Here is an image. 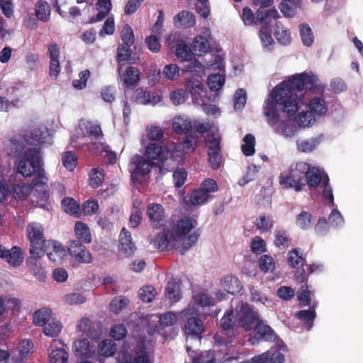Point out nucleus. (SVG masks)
Listing matches in <instances>:
<instances>
[{
  "label": "nucleus",
  "mask_w": 363,
  "mask_h": 363,
  "mask_svg": "<svg viewBox=\"0 0 363 363\" xmlns=\"http://www.w3.org/2000/svg\"><path fill=\"white\" fill-rule=\"evenodd\" d=\"M303 89L323 93L324 86L319 83V79L313 74L303 72L293 75L289 80L283 82L276 86L272 93V99H268L264 106V113L273 124L279 122V117L277 106L288 116L294 115L299 108L301 98L298 94Z\"/></svg>",
  "instance_id": "obj_1"
},
{
  "label": "nucleus",
  "mask_w": 363,
  "mask_h": 363,
  "mask_svg": "<svg viewBox=\"0 0 363 363\" xmlns=\"http://www.w3.org/2000/svg\"><path fill=\"white\" fill-rule=\"evenodd\" d=\"M44 162L39 147L27 148L16 162L17 172L24 177L34 176L33 187L46 184L48 179L43 168Z\"/></svg>",
  "instance_id": "obj_2"
},
{
  "label": "nucleus",
  "mask_w": 363,
  "mask_h": 363,
  "mask_svg": "<svg viewBox=\"0 0 363 363\" xmlns=\"http://www.w3.org/2000/svg\"><path fill=\"white\" fill-rule=\"evenodd\" d=\"M200 229L194 230L189 234L182 243L179 242L174 235V231L171 229H163L154 239V244L157 249L160 250H175L181 255L185 254L192 246L196 245L199 236Z\"/></svg>",
  "instance_id": "obj_3"
},
{
  "label": "nucleus",
  "mask_w": 363,
  "mask_h": 363,
  "mask_svg": "<svg viewBox=\"0 0 363 363\" xmlns=\"http://www.w3.org/2000/svg\"><path fill=\"white\" fill-rule=\"evenodd\" d=\"M307 170H308L307 162H294L287 170L281 173L279 183L286 189H294L297 192L301 191L306 185L304 179H306Z\"/></svg>",
  "instance_id": "obj_4"
},
{
  "label": "nucleus",
  "mask_w": 363,
  "mask_h": 363,
  "mask_svg": "<svg viewBox=\"0 0 363 363\" xmlns=\"http://www.w3.org/2000/svg\"><path fill=\"white\" fill-rule=\"evenodd\" d=\"M27 237L30 242V259H35L43 257V249L44 245L48 240L44 237V228L38 223H29L26 227Z\"/></svg>",
  "instance_id": "obj_5"
},
{
  "label": "nucleus",
  "mask_w": 363,
  "mask_h": 363,
  "mask_svg": "<svg viewBox=\"0 0 363 363\" xmlns=\"http://www.w3.org/2000/svg\"><path fill=\"white\" fill-rule=\"evenodd\" d=\"M239 324L246 331H250L260 320L259 313L246 302H242L239 311Z\"/></svg>",
  "instance_id": "obj_6"
},
{
  "label": "nucleus",
  "mask_w": 363,
  "mask_h": 363,
  "mask_svg": "<svg viewBox=\"0 0 363 363\" xmlns=\"http://www.w3.org/2000/svg\"><path fill=\"white\" fill-rule=\"evenodd\" d=\"M31 189L28 184H17L13 185L11 190H10L9 187L1 179V204L4 203L6 200L10 196L11 199L21 201L26 199L30 193Z\"/></svg>",
  "instance_id": "obj_7"
},
{
  "label": "nucleus",
  "mask_w": 363,
  "mask_h": 363,
  "mask_svg": "<svg viewBox=\"0 0 363 363\" xmlns=\"http://www.w3.org/2000/svg\"><path fill=\"white\" fill-rule=\"evenodd\" d=\"M121 363H152L144 340H140L132 350V354H123Z\"/></svg>",
  "instance_id": "obj_8"
},
{
  "label": "nucleus",
  "mask_w": 363,
  "mask_h": 363,
  "mask_svg": "<svg viewBox=\"0 0 363 363\" xmlns=\"http://www.w3.org/2000/svg\"><path fill=\"white\" fill-rule=\"evenodd\" d=\"M168 155L169 152L162 143H150L146 147V157L155 162L160 169L164 167V163L167 160Z\"/></svg>",
  "instance_id": "obj_9"
},
{
  "label": "nucleus",
  "mask_w": 363,
  "mask_h": 363,
  "mask_svg": "<svg viewBox=\"0 0 363 363\" xmlns=\"http://www.w3.org/2000/svg\"><path fill=\"white\" fill-rule=\"evenodd\" d=\"M157 166L156 162L151 160L146 159L140 155H134L130 164V172L133 179L137 176H145L148 174L152 168Z\"/></svg>",
  "instance_id": "obj_10"
},
{
  "label": "nucleus",
  "mask_w": 363,
  "mask_h": 363,
  "mask_svg": "<svg viewBox=\"0 0 363 363\" xmlns=\"http://www.w3.org/2000/svg\"><path fill=\"white\" fill-rule=\"evenodd\" d=\"M274 0H254L255 5L259 6L256 11L257 18L259 21H265L269 23L272 20H276L279 17V13L274 8L267 9L273 4Z\"/></svg>",
  "instance_id": "obj_11"
},
{
  "label": "nucleus",
  "mask_w": 363,
  "mask_h": 363,
  "mask_svg": "<svg viewBox=\"0 0 363 363\" xmlns=\"http://www.w3.org/2000/svg\"><path fill=\"white\" fill-rule=\"evenodd\" d=\"M147 214L154 228L158 229L166 223V216L164 207L159 203H152L147 207Z\"/></svg>",
  "instance_id": "obj_12"
},
{
  "label": "nucleus",
  "mask_w": 363,
  "mask_h": 363,
  "mask_svg": "<svg viewBox=\"0 0 363 363\" xmlns=\"http://www.w3.org/2000/svg\"><path fill=\"white\" fill-rule=\"evenodd\" d=\"M197 225V221L190 217H184L178 220L177 225L171 228L174 231V235L179 242L182 243L187 234Z\"/></svg>",
  "instance_id": "obj_13"
},
{
  "label": "nucleus",
  "mask_w": 363,
  "mask_h": 363,
  "mask_svg": "<svg viewBox=\"0 0 363 363\" xmlns=\"http://www.w3.org/2000/svg\"><path fill=\"white\" fill-rule=\"evenodd\" d=\"M69 254L79 263H90L92 259L91 253L77 240H70L68 245Z\"/></svg>",
  "instance_id": "obj_14"
},
{
  "label": "nucleus",
  "mask_w": 363,
  "mask_h": 363,
  "mask_svg": "<svg viewBox=\"0 0 363 363\" xmlns=\"http://www.w3.org/2000/svg\"><path fill=\"white\" fill-rule=\"evenodd\" d=\"M60 48L56 43H50L48 45L47 55L50 58L49 74L54 80L57 79L60 72Z\"/></svg>",
  "instance_id": "obj_15"
},
{
  "label": "nucleus",
  "mask_w": 363,
  "mask_h": 363,
  "mask_svg": "<svg viewBox=\"0 0 363 363\" xmlns=\"http://www.w3.org/2000/svg\"><path fill=\"white\" fill-rule=\"evenodd\" d=\"M43 255L46 253L48 258L54 263H60L66 255L65 249L55 240H48L44 245Z\"/></svg>",
  "instance_id": "obj_16"
},
{
  "label": "nucleus",
  "mask_w": 363,
  "mask_h": 363,
  "mask_svg": "<svg viewBox=\"0 0 363 363\" xmlns=\"http://www.w3.org/2000/svg\"><path fill=\"white\" fill-rule=\"evenodd\" d=\"M1 259L6 260L11 267L20 266L24 259L22 250L18 246H13L10 250L1 247Z\"/></svg>",
  "instance_id": "obj_17"
},
{
  "label": "nucleus",
  "mask_w": 363,
  "mask_h": 363,
  "mask_svg": "<svg viewBox=\"0 0 363 363\" xmlns=\"http://www.w3.org/2000/svg\"><path fill=\"white\" fill-rule=\"evenodd\" d=\"M20 308L21 301L18 298L11 296L1 297V318L10 313L11 318L16 319Z\"/></svg>",
  "instance_id": "obj_18"
},
{
  "label": "nucleus",
  "mask_w": 363,
  "mask_h": 363,
  "mask_svg": "<svg viewBox=\"0 0 363 363\" xmlns=\"http://www.w3.org/2000/svg\"><path fill=\"white\" fill-rule=\"evenodd\" d=\"M134 94L135 102L141 105H155L162 101L160 95L155 93L151 94L150 91L142 87L138 88Z\"/></svg>",
  "instance_id": "obj_19"
},
{
  "label": "nucleus",
  "mask_w": 363,
  "mask_h": 363,
  "mask_svg": "<svg viewBox=\"0 0 363 363\" xmlns=\"http://www.w3.org/2000/svg\"><path fill=\"white\" fill-rule=\"evenodd\" d=\"M184 330L187 335H192L194 337L201 339L205 327L203 321L199 317L191 316L187 319Z\"/></svg>",
  "instance_id": "obj_20"
},
{
  "label": "nucleus",
  "mask_w": 363,
  "mask_h": 363,
  "mask_svg": "<svg viewBox=\"0 0 363 363\" xmlns=\"http://www.w3.org/2000/svg\"><path fill=\"white\" fill-rule=\"evenodd\" d=\"M119 242L121 251L123 252L126 257H130L134 255L137 247L132 240L130 233L125 228H123L121 231Z\"/></svg>",
  "instance_id": "obj_21"
},
{
  "label": "nucleus",
  "mask_w": 363,
  "mask_h": 363,
  "mask_svg": "<svg viewBox=\"0 0 363 363\" xmlns=\"http://www.w3.org/2000/svg\"><path fill=\"white\" fill-rule=\"evenodd\" d=\"M172 38L174 40L176 38L175 35L169 36L167 41L171 49L175 48V55L177 57L182 61H190L194 55L192 50L182 40H178L176 45H173L171 43Z\"/></svg>",
  "instance_id": "obj_22"
},
{
  "label": "nucleus",
  "mask_w": 363,
  "mask_h": 363,
  "mask_svg": "<svg viewBox=\"0 0 363 363\" xmlns=\"http://www.w3.org/2000/svg\"><path fill=\"white\" fill-rule=\"evenodd\" d=\"M123 86L125 88H133L139 83L140 80V72L135 67H128L124 72L121 75Z\"/></svg>",
  "instance_id": "obj_23"
},
{
  "label": "nucleus",
  "mask_w": 363,
  "mask_h": 363,
  "mask_svg": "<svg viewBox=\"0 0 363 363\" xmlns=\"http://www.w3.org/2000/svg\"><path fill=\"white\" fill-rule=\"evenodd\" d=\"M73 351L75 355L83 359L91 358L95 354L94 347L90 345L89 341L86 339H80L74 342Z\"/></svg>",
  "instance_id": "obj_24"
},
{
  "label": "nucleus",
  "mask_w": 363,
  "mask_h": 363,
  "mask_svg": "<svg viewBox=\"0 0 363 363\" xmlns=\"http://www.w3.org/2000/svg\"><path fill=\"white\" fill-rule=\"evenodd\" d=\"M173 23L178 28H189L195 26L196 17L193 13L183 10L174 17Z\"/></svg>",
  "instance_id": "obj_25"
},
{
  "label": "nucleus",
  "mask_w": 363,
  "mask_h": 363,
  "mask_svg": "<svg viewBox=\"0 0 363 363\" xmlns=\"http://www.w3.org/2000/svg\"><path fill=\"white\" fill-rule=\"evenodd\" d=\"M220 283L223 289L233 295L240 293L242 289L240 280L235 276H226L221 280Z\"/></svg>",
  "instance_id": "obj_26"
},
{
  "label": "nucleus",
  "mask_w": 363,
  "mask_h": 363,
  "mask_svg": "<svg viewBox=\"0 0 363 363\" xmlns=\"http://www.w3.org/2000/svg\"><path fill=\"white\" fill-rule=\"evenodd\" d=\"M326 174H321L320 169L315 167H311L308 164V170L306 174V182L310 187L316 188L322 182Z\"/></svg>",
  "instance_id": "obj_27"
},
{
  "label": "nucleus",
  "mask_w": 363,
  "mask_h": 363,
  "mask_svg": "<svg viewBox=\"0 0 363 363\" xmlns=\"http://www.w3.org/2000/svg\"><path fill=\"white\" fill-rule=\"evenodd\" d=\"M253 329L256 334L264 340L272 342L276 339V334L273 329L269 325L264 324L261 319L255 325Z\"/></svg>",
  "instance_id": "obj_28"
},
{
  "label": "nucleus",
  "mask_w": 363,
  "mask_h": 363,
  "mask_svg": "<svg viewBox=\"0 0 363 363\" xmlns=\"http://www.w3.org/2000/svg\"><path fill=\"white\" fill-rule=\"evenodd\" d=\"M51 9L45 0H38L35 4V15L43 22H48L50 18Z\"/></svg>",
  "instance_id": "obj_29"
},
{
  "label": "nucleus",
  "mask_w": 363,
  "mask_h": 363,
  "mask_svg": "<svg viewBox=\"0 0 363 363\" xmlns=\"http://www.w3.org/2000/svg\"><path fill=\"white\" fill-rule=\"evenodd\" d=\"M255 359L257 363H283L284 356L279 351H268Z\"/></svg>",
  "instance_id": "obj_30"
},
{
  "label": "nucleus",
  "mask_w": 363,
  "mask_h": 363,
  "mask_svg": "<svg viewBox=\"0 0 363 363\" xmlns=\"http://www.w3.org/2000/svg\"><path fill=\"white\" fill-rule=\"evenodd\" d=\"M48 133L46 131H42L39 128L33 130L29 135H26L25 140L30 145L37 146L45 143Z\"/></svg>",
  "instance_id": "obj_31"
},
{
  "label": "nucleus",
  "mask_w": 363,
  "mask_h": 363,
  "mask_svg": "<svg viewBox=\"0 0 363 363\" xmlns=\"http://www.w3.org/2000/svg\"><path fill=\"white\" fill-rule=\"evenodd\" d=\"M192 48L194 55L202 56L209 51L210 43L206 38L199 35L194 38Z\"/></svg>",
  "instance_id": "obj_32"
},
{
  "label": "nucleus",
  "mask_w": 363,
  "mask_h": 363,
  "mask_svg": "<svg viewBox=\"0 0 363 363\" xmlns=\"http://www.w3.org/2000/svg\"><path fill=\"white\" fill-rule=\"evenodd\" d=\"M61 205L67 213L76 218L80 217V205L74 199L71 197H65L62 200Z\"/></svg>",
  "instance_id": "obj_33"
},
{
  "label": "nucleus",
  "mask_w": 363,
  "mask_h": 363,
  "mask_svg": "<svg viewBox=\"0 0 363 363\" xmlns=\"http://www.w3.org/2000/svg\"><path fill=\"white\" fill-rule=\"evenodd\" d=\"M74 232L77 240L83 243H89L91 241V235L87 225L78 221L75 223Z\"/></svg>",
  "instance_id": "obj_34"
},
{
  "label": "nucleus",
  "mask_w": 363,
  "mask_h": 363,
  "mask_svg": "<svg viewBox=\"0 0 363 363\" xmlns=\"http://www.w3.org/2000/svg\"><path fill=\"white\" fill-rule=\"evenodd\" d=\"M295 316L302 320L304 328L309 330L313 325L316 317V312L315 309L302 310L297 311Z\"/></svg>",
  "instance_id": "obj_35"
},
{
  "label": "nucleus",
  "mask_w": 363,
  "mask_h": 363,
  "mask_svg": "<svg viewBox=\"0 0 363 363\" xmlns=\"http://www.w3.org/2000/svg\"><path fill=\"white\" fill-rule=\"evenodd\" d=\"M192 128L189 119L181 116L175 117L172 123L173 130L178 134H186Z\"/></svg>",
  "instance_id": "obj_36"
},
{
  "label": "nucleus",
  "mask_w": 363,
  "mask_h": 363,
  "mask_svg": "<svg viewBox=\"0 0 363 363\" xmlns=\"http://www.w3.org/2000/svg\"><path fill=\"white\" fill-rule=\"evenodd\" d=\"M291 238L284 230H277L274 233V245L280 250H284L291 245Z\"/></svg>",
  "instance_id": "obj_37"
},
{
  "label": "nucleus",
  "mask_w": 363,
  "mask_h": 363,
  "mask_svg": "<svg viewBox=\"0 0 363 363\" xmlns=\"http://www.w3.org/2000/svg\"><path fill=\"white\" fill-rule=\"evenodd\" d=\"M275 26L274 35L277 41L284 45L290 44L291 41L290 31L280 22H277Z\"/></svg>",
  "instance_id": "obj_38"
},
{
  "label": "nucleus",
  "mask_w": 363,
  "mask_h": 363,
  "mask_svg": "<svg viewBox=\"0 0 363 363\" xmlns=\"http://www.w3.org/2000/svg\"><path fill=\"white\" fill-rule=\"evenodd\" d=\"M165 296L172 303L179 301L182 298L179 284L176 281H169L165 288Z\"/></svg>",
  "instance_id": "obj_39"
},
{
  "label": "nucleus",
  "mask_w": 363,
  "mask_h": 363,
  "mask_svg": "<svg viewBox=\"0 0 363 363\" xmlns=\"http://www.w3.org/2000/svg\"><path fill=\"white\" fill-rule=\"evenodd\" d=\"M50 317L51 311L47 308H42L33 313V324L37 326H44L49 322Z\"/></svg>",
  "instance_id": "obj_40"
},
{
  "label": "nucleus",
  "mask_w": 363,
  "mask_h": 363,
  "mask_svg": "<svg viewBox=\"0 0 363 363\" xmlns=\"http://www.w3.org/2000/svg\"><path fill=\"white\" fill-rule=\"evenodd\" d=\"M116 351V345L111 340H104L99 344L98 352L105 357L113 356Z\"/></svg>",
  "instance_id": "obj_41"
},
{
  "label": "nucleus",
  "mask_w": 363,
  "mask_h": 363,
  "mask_svg": "<svg viewBox=\"0 0 363 363\" xmlns=\"http://www.w3.org/2000/svg\"><path fill=\"white\" fill-rule=\"evenodd\" d=\"M306 262V258L298 249L294 248L289 252L288 262L293 268L303 267Z\"/></svg>",
  "instance_id": "obj_42"
},
{
  "label": "nucleus",
  "mask_w": 363,
  "mask_h": 363,
  "mask_svg": "<svg viewBox=\"0 0 363 363\" xmlns=\"http://www.w3.org/2000/svg\"><path fill=\"white\" fill-rule=\"evenodd\" d=\"M297 1L296 0H282L279 9L286 17H293L296 15Z\"/></svg>",
  "instance_id": "obj_43"
},
{
  "label": "nucleus",
  "mask_w": 363,
  "mask_h": 363,
  "mask_svg": "<svg viewBox=\"0 0 363 363\" xmlns=\"http://www.w3.org/2000/svg\"><path fill=\"white\" fill-rule=\"evenodd\" d=\"M309 108L312 113L323 115L328 111V107L324 99L321 97H314L311 100Z\"/></svg>",
  "instance_id": "obj_44"
},
{
  "label": "nucleus",
  "mask_w": 363,
  "mask_h": 363,
  "mask_svg": "<svg viewBox=\"0 0 363 363\" xmlns=\"http://www.w3.org/2000/svg\"><path fill=\"white\" fill-rule=\"evenodd\" d=\"M225 77L220 74H210L207 79L208 88L212 91H217L223 86Z\"/></svg>",
  "instance_id": "obj_45"
},
{
  "label": "nucleus",
  "mask_w": 363,
  "mask_h": 363,
  "mask_svg": "<svg viewBox=\"0 0 363 363\" xmlns=\"http://www.w3.org/2000/svg\"><path fill=\"white\" fill-rule=\"evenodd\" d=\"M68 358V352L65 349L58 348L49 354V363H67Z\"/></svg>",
  "instance_id": "obj_46"
},
{
  "label": "nucleus",
  "mask_w": 363,
  "mask_h": 363,
  "mask_svg": "<svg viewBox=\"0 0 363 363\" xmlns=\"http://www.w3.org/2000/svg\"><path fill=\"white\" fill-rule=\"evenodd\" d=\"M312 291L309 289V286L302 284L297 291V296L301 306H307L311 303V295Z\"/></svg>",
  "instance_id": "obj_47"
},
{
  "label": "nucleus",
  "mask_w": 363,
  "mask_h": 363,
  "mask_svg": "<svg viewBox=\"0 0 363 363\" xmlns=\"http://www.w3.org/2000/svg\"><path fill=\"white\" fill-rule=\"evenodd\" d=\"M62 325V323L58 320H52L48 322L43 326V333L45 335L49 337H57L61 332Z\"/></svg>",
  "instance_id": "obj_48"
},
{
  "label": "nucleus",
  "mask_w": 363,
  "mask_h": 363,
  "mask_svg": "<svg viewBox=\"0 0 363 363\" xmlns=\"http://www.w3.org/2000/svg\"><path fill=\"white\" fill-rule=\"evenodd\" d=\"M244 144L242 145L241 149L242 153L245 156H252L254 155L255 145V138L253 135L249 133L247 134L243 138Z\"/></svg>",
  "instance_id": "obj_49"
},
{
  "label": "nucleus",
  "mask_w": 363,
  "mask_h": 363,
  "mask_svg": "<svg viewBox=\"0 0 363 363\" xmlns=\"http://www.w3.org/2000/svg\"><path fill=\"white\" fill-rule=\"evenodd\" d=\"M104 180V171L103 169L94 168L89 173V185L92 188H98Z\"/></svg>",
  "instance_id": "obj_50"
},
{
  "label": "nucleus",
  "mask_w": 363,
  "mask_h": 363,
  "mask_svg": "<svg viewBox=\"0 0 363 363\" xmlns=\"http://www.w3.org/2000/svg\"><path fill=\"white\" fill-rule=\"evenodd\" d=\"M62 162L68 171H73L77 164V157L72 151L65 152L62 156Z\"/></svg>",
  "instance_id": "obj_51"
},
{
  "label": "nucleus",
  "mask_w": 363,
  "mask_h": 363,
  "mask_svg": "<svg viewBox=\"0 0 363 363\" xmlns=\"http://www.w3.org/2000/svg\"><path fill=\"white\" fill-rule=\"evenodd\" d=\"M129 303V300L124 296H117L113 298L110 303V310L115 314L119 313Z\"/></svg>",
  "instance_id": "obj_52"
},
{
  "label": "nucleus",
  "mask_w": 363,
  "mask_h": 363,
  "mask_svg": "<svg viewBox=\"0 0 363 363\" xmlns=\"http://www.w3.org/2000/svg\"><path fill=\"white\" fill-rule=\"evenodd\" d=\"M300 35L304 45L309 47L313 43L314 36L308 24H301L300 26Z\"/></svg>",
  "instance_id": "obj_53"
},
{
  "label": "nucleus",
  "mask_w": 363,
  "mask_h": 363,
  "mask_svg": "<svg viewBox=\"0 0 363 363\" xmlns=\"http://www.w3.org/2000/svg\"><path fill=\"white\" fill-rule=\"evenodd\" d=\"M259 269L264 272H273L275 269V262L273 257L268 255H264L259 259Z\"/></svg>",
  "instance_id": "obj_54"
},
{
  "label": "nucleus",
  "mask_w": 363,
  "mask_h": 363,
  "mask_svg": "<svg viewBox=\"0 0 363 363\" xmlns=\"http://www.w3.org/2000/svg\"><path fill=\"white\" fill-rule=\"evenodd\" d=\"M211 198V195H208L201 189L192 191L190 196V201L193 205H199Z\"/></svg>",
  "instance_id": "obj_55"
},
{
  "label": "nucleus",
  "mask_w": 363,
  "mask_h": 363,
  "mask_svg": "<svg viewBox=\"0 0 363 363\" xmlns=\"http://www.w3.org/2000/svg\"><path fill=\"white\" fill-rule=\"evenodd\" d=\"M242 20L245 26H251L252 24H257L264 21H259L257 18L256 13H254L251 9L246 6L243 8L242 13Z\"/></svg>",
  "instance_id": "obj_56"
},
{
  "label": "nucleus",
  "mask_w": 363,
  "mask_h": 363,
  "mask_svg": "<svg viewBox=\"0 0 363 363\" xmlns=\"http://www.w3.org/2000/svg\"><path fill=\"white\" fill-rule=\"evenodd\" d=\"M311 218L310 213L303 211L296 216V225L303 230L308 229L311 227Z\"/></svg>",
  "instance_id": "obj_57"
},
{
  "label": "nucleus",
  "mask_w": 363,
  "mask_h": 363,
  "mask_svg": "<svg viewBox=\"0 0 363 363\" xmlns=\"http://www.w3.org/2000/svg\"><path fill=\"white\" fill-rule=\"evenodd\" d=\"M132 50L130 47H128L123 44H119L117 48L116 60L118 63L127 62L130 59L132 55Z\"/></svg>",
  "instance_id": "obj_58"
},
{
  "label": "nucleus",
  "mask_w": 363,
  "mask_h": 363,
  "mask_svg": "<svg viewBox=\"0 0 363 363\" xmlns=\"http://www.w3.org/2000/svg\"><path fill=\"white\" fill-rule=\"evenodd\" d=\"M121 40L123 41L122 44L128 47H131L135 42L133 30L128 24H125L121 30Z\"/></svg>",
  "instance_id": "obj_59"
},
{
  "label": "nucleus",
  "mask_w": 363,
  "mask_h": 363,
  "mask_svg": "<svg viewBox=\"0 0 363 363\" xmlns=\"http://www.w3.org/2000/svg\"><path fill=\"white\" fill-rule=\"evenodd\" d=\"M220 137L215 133H212L208 135L206 141L208 143V152H221L220 147Z\"/></svg>",
  "instance_id": "obj_60"
},
{
  "label": "nucleus",
  "mask_w": 363,
  "mask_h": 363,
  "mask_svg": "<svg viewBox=\"0 0 363 363\" xmlns=\"http://www.w3.org/2000/svg\"><path fill=\"white\" fill-rule=\"evenodd\" d=\"M208 161L211 169H218L223 162L221 152H208Z\"/></svg>",
  "instance_id": "obj_61"
},
{
  "label": "nucleus",
  "mask_w": 363,
  "mask_h": 363,
  "mask_svg": "<svg viewBox=\"0 0 363 363\" xmlns=\"http://www.w3.org/2000/svg\"><path fill=\"white\" fill-rule=\"evenodd\" d=\"M315 122V118L311 111H303L298 115L297 123L301 127H310Z\"/></svg>",
  "instance_id": "obj_62"
},
{
  "label": "nucleus",
  "mask_w": 363,
  "mask_h": 363,
  "mask_svg": "<svg viewBox=\"0 0 363 363\" xmlns=\"http://www.w3.org/2000/svg\"><path fill=\"white\" fill-rule=\"evenodd\" d=\"M181 145L182 150L185 152H192L196 150L198 145L197 138L191 134H189L186 136Z\"/></svg>",
  "instance_id": "obj_63"
},
{
  "label": "nucleus",
  "mask_w": 363,
  "mask_h": 363,
  "mask_svg": "<svg viewBox=\"0 0 363 363\" xmlns=\"http://www.w3.org/2000/svg\"><path fill=\"white\" fill-rule=\"evenodd\" d=\"M187 97L186 91L182 89H176L169 94L170 100L174 105H180L184 103Z\"/></svg>",
  "instance_id": "obj_64"
}]
</instances>
